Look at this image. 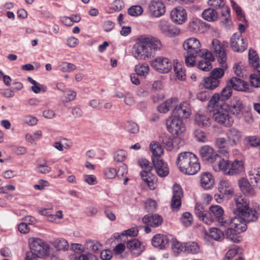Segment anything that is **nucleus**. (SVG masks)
Segmentation results:
<instances>
[{"label": "nucleus", "instance_id": "1", "mask_svg": "<svg viewBox=\"0 0 260 260\" xmlns=\"http://www.w3.org/2000/svg\"><path fill=\"white\" fill-rule=\"evenodd\" d=\"M235 202L236 207L234 209L233 213L235 216L229 219L227 225L221 226L227 228L225 236L228 240L238 243L240 241L238 235L246 230V222L256 221L258 214L255 209L249 208L246 198L238 197L235 198Z\"/></svg>", "mask_w": 260, "mask_h": 260}, {"label": "nucleus", "instance_id": "2", "mask_svg": "<svg viewBox=\"0 0 260 260\" xmlns=\"http://www.w3.org/2000/svg\"><path fill=\"white\" fill-rule=\"evenodd\" d=\"M161 47V43L158 39L151 36L142 35L138 38L133 54L137 59L147 60L153 57L155 52Z\"/></svg>", "mask_w": 260, "mask_h": 260}, {"label": "nucleus", "instance_id": "3", "mask_svg": "<svg viewBox=\"0 0 260 260\" xmlns=\"http://www.w3.org/2000/svg\"><path fill=\"white\" fill-rule=\"evenodd\" d=\"M176 164L181 172L189 175H194L200 170L198 158L190 152L179 153Z\"/></svg>", "mask_w": 260, "mask_h": 260}, {"label": "nucleus", "instance_id": "4", "mask_svg": "<svg viewBox=\"0 0 260 260\" xmlns=\"http://www.w3.org/2000/svg\"><path fill=\"white\" fill-rule=\"evenodd\" d=\"M30 251L27 252L24 260H37L48 253L49 246L42 239L32 238L29 240Z\"/></svg>", "mask_w": 260, "mask_h": 260}, {"label": "nucleus", "instance_id": "5", "mask_svg": "<svg viewBox=\"0 0 260 260\" xmlns=\"http://www.w3.org/2000/svg\"><path fill=\"white\" fill-rule=\"evenodd\" d=\"M221 68H214L208 77L204 78L203 85L206 89L213 90L218 86L220 79L224 76V71L228 68L226 62H219Z\"/></svg>", "mask_w": 260, "mask_h": 260}, {"label": "nucleus", "instance_id": "6", "mask_svg": "<svg viewBox=\"0 0 260 260\" xmlns=\"http://www.w3.org/2000/svg\"><path fill=\"white\" fill-rule=\"evenodd\" d=\"M138 164L144 169L140 173L142 179L147 184L150 189H154L155 188L156 177L151 173L152 167L150 166V162L148 160L143 158L139 160Z\"/></svg>", "mask_w": 260, "mask_h": 260}, {"label": "nucleus", "instance_id": "7", "mask_svg": "<svg viewBox=\"0 0 260 260\" xmlns=\"http://www.w3.org/2000/svg\"><path fill=\"white\" fill-rule=\"evenodd\" d=\"M249 62L255 69L254 73L250 76V81L252 86H260V66L259 58L255 51L250 49L249 50Z\"/></svg>", "mask_w": 260, "mask_h": 260}, {"label": "nucleus", "instance_id": "8", "mask_svg": "<svg viewBox=\"0 0 260 260\" xmlns=\"http://www.w3.org/2000/svg\"><path fill=\"white\" fill-rule=\"evenodd\" d=\"M224 105L220 104L218 106L208 110L213 112L212 118L217 123L225 126H230L233 123V119L229 116V112L224 109Z\"/></svg>", "mask_w": 260, "mask_h": 260}, {"label": "nucleus", "instance_id": "9", "mask_svg": "<svg viewBox=\"0 0 260 260\" xmlns=\"http://www.w3.org/2000/svg\"><path fill=\"white\" fill-rule=\"evenodd\" d=\"M232 88L228 83L226 86H225L221 91L220 94L214 93L210 101L208 103L207 110H212L213 108L216 106H218L220 104L224 105V102L229 99L232 94Z\"/></svg>", "mask_w": 260, "mask_h": 260}, {"label": "nucleus", "instance_id": "10", "mask_svg": "<svg viewBox=\"0 0 260 260\" xmlns=\"http://www.w3.org/2000/svg\"><path fill=\"white\" fill-rule=\"evenodd\" d=\"M169 132L172 135H179L185 131V126L182 119L171 115L167 121Z\"/></svg>", "mask_w": 260, "mask_h": 260}, {"label": "nucleus", "instance_id": "11", "mask_svg": "<svg viewBox=\"0 0 260 260\" xmlns=\"http://www.w3.org/2000/svg\"><path fill=\"white\" fill-rule=\"evenodd\" d=\"M210 214L209 218H212L211 222L216 221L220 225H226L230 218H225L223 216L224 211L222 207L218 205L211 206L210 208Z\"/></svg>", "mask_w": 260, "mask_h": 260}, {"label": "nucleus", "instance_id": "12", "mask_svg": "<svg viewBox=\"0 0 260 260\" xmlns=\"http://www.w3.org/2000/svg\"><path fill=\"white\" fill-rule=\"evenodd\" d=\"M151 66L160 73H168L172 67V62L165 57H158L151 61Z\"/></svg>", "mask_w": 260, "mask_h": 260}, {"label": "nucleus", "instance_id": "13", "mask_svg": "<svg viewBox=\"0 0 260 260\" xmlns=\"http://www.w3.org/2000/svg\"><path fill=\"white\" fill-rule=\"evenodd\" d=\"M208 4L213 6L216 9L221 10L220 19L222 23L226 24L231 21L230 9L225 5L224 1H209Z\"/></svg>", "mask_w": 260, "mask_h": 260}, {"label": "nucleus", "instance_id": "14", "mask_svg": "<svg viewBox=\"0 0 260 260\" xmlns=\"http://www.w3.org/2000/svg\"><path fill=\"white\" fill-rule=\"evenodd\" d=\"M183 196V192L181 186L175 184L173 186V196L171 202V207L173 211H178L181 206V199Z\"/></svg>", "mask_w": 260, "mask_h": 260}, {"label": "nucleus", "instance_id": "15", "mask_svg": "<svg viewBox=\"0 0 260 260\" xmlns=\"http://www.w3.org/2000/svg\"><path fill=\"white\" fill-rule=\"evenodd\" d=\"M211 49L214 51L218 62H226L227 59L226 53L224 45L217 39H213L212 41Z\"/></svg>", "mask_w": 260, "mask_h": 260}, {"label": "nucleus", "instance_id": "16", "mask_svg": "<svg viewBox=\"0 0 260 260\" xmlns=\"http://www.w3.org/2000/svg\"><path fill=\"white\" fill-rule=\"evenodd\" d=\"M231 46L233 50L236 52H242L247 47V43H246L240 34L235 33L231 38Z\"/></svg>", "mask_w": 260, "mask_h": 260}, {"label": "nucleus", "instance_id": "17", "mask_svg": "<svg viewBox=\"0 0 260 260\" xmlns=\"http://www.w3.org/2000/svg\"><path fill=\"white\" fill-rule=\"evenodd\" d=\"M200 153L204 161L211 164L216 161V158H219V155L215 152L211 147L208 145H205L201 147Z\"/></svg>", "mask_w": 260, "mask_h": 260}, {"label": "nucleus", "instance_id": "18", "mask_svg": "<svg viewBox=\"0 0 260 260\" xmlns=\"http://www.w3.org/2000/svg\"><path fill=\"white\" fill-rule=\"evenodd\" d=\"M158 27L162 33L167 37H174L178 35L180 33L179 28L171 24L165 20H160Z\"/></svg>", "mask_w": 260, "mask_h": 260}, {"label": "nucleus", "instance_id": "19", "mask_svg": "<svg viewBox=\"0 0 260 260\" xmlns=\"http://www.w3.org/2000/svg\"><path fill=\"white\" fill-rule=\"evenodd\" d=\"M152 161L158 176L160 177H165L168 175L169 169L166 162L156 157H152Z\"/></svg>", "mask_w": 260, "mask_h": 260}, {"label": "nucleus", "instance_id": "20", "mask_svg": "<svg viewBox=\"0 0 260 260\" xmlns=\"http://www.w3.org/2000/svg\"><path fill=\"white\" fill-rule=\"evenodd\" d=\"M149 10L152 16L159 17L165 14L166 7L162 1H151Z\"/></svg>", "mask_w": 260, "mask_h": 260}, {"label": "nucleus", "instance_id": "21", "mask_svg": "<svg viewBox=\"0 0 260 260\" xmlns=\"http://www.w3.org/2000/svg\"><path fill=\"white\" fill-rule=\"evenodd\" d=\"M238 184L241 191L247 196H253L254 194V187L256 186L251 181L244 177L240 178L238 181Z\"/></svg>", "mask_w": 260, "mask_h": 260}, {"label": "nucleus", "instance_id": "22", "mask_svg": "<svg viewBox=\"0 0 260 260\" xmlns=\"http://www.w3.org/2000/svg\"><path fill=\"white\" fill-rule=\"evenodd\" d=\"M183 46L185 50H187L188 53H194L196 55L202 51L200 41L194 38H190L186 40Z\"/></svg>", "mask_w": 260, "mask_h": 260}, {"label": "nucleus", "instance_id": "23", "mask_svg": "<svg viewBox=\"0 0 260 260\" xmlns=\"http://www.w3.org/2000/svg\"><path fill=\"white\" fill-rule=\"evenodd\" d=\"M172 20L179 24L184 23L187 18V14L185 9L181 7H176L170 13Z\"/></svg>", "mask_w": 260, "mask_h": 260}, {"label": "nucleus", "instance_id": "24", "mask_svg": "<svg viewBox=\"0 0 260 260\" xmlns=\"http://www.w3.org/2000/svg\"><path fill=\"white\" fill-rule=\"evenodd\" d=\"M190 114L189 104L186 102H183L173 109L172 115L182 119V118H187Z\"/></svg>", "mask_w": 260, "mask_h": 260}, {"label": "nucleus", "instance_id": "25", "mask_svg": "<svg viewBox=\"0 0 260 260\" xmlns=\"http://www.w3.org/2000/svg\"><path fill=\"white\" fill-rule=\"evenodd\" d=\"M229 85L236 90L251 92V88L247 82H245L240 78L233 77L228 82Z\"/></svg>", "mask_w": 260, "mask_h": 260}, {"label": "nucleus", "instance_id": "26", "mask_svg": "<svg viewBox=\"0 0 260 260\" xmlns=\"http://www.w3.org/2000/svg\"><path fill=\"white\" fill-rule=\"evenodd\" d=\"M225 134L231 146H235L240 142L242 134L238 129L234 127L230 128L227 130Z\"/></svg>", "mask_w": 260, "mask_h": 260}, {"label": "nucleus", "instance_id": "27", "mask_svg": "<svg viewBox=\"0 0 260 260\" xmlns=\"http://www.w3.org/2000/svg\"><path fill=\"white\" fill-rule=\"evenodd\" d=\"M142 221L147 225L156 228L162 224L163 218L161 216L157 214H149L143 217Z\"/></svg>", "mask_w": 260, "mask_h": 260}, {"label": "nucleus", "instance_id": "28", "mask_svg": "<svg viewBox=\"0 0 260 260\" xmlns=\"http://www.w3.org/2000/svg\"><path fill=\"white\" fill-rule=\"evenodd\" d=\"M194 213L196 216L205 223L210 224L212 218H209L208 211L205 209L203 204L197 203L194 208Z\"/></svg>", "mask_w": 260, "mask_h": 260}, {"label": "nucleus", "instance_id": "29", "mask_svg": "<svg viewBox=\"0 0 260 260\" xmlns=\"http://www.w3.org/2000/svg\"><path fill=\"white\" fill-rule=\"evenodd\" d=\"M170 239L166 235L160 234L155 235L152 239V244L160 249H165L168 245Z\"/></svg>", "mask_w": 260, "mask_h": 260}, {"label": "nucleus", "instance_id": "30", "mask_svg": "<svg viewBox=\"0 0 260 260\" xmlns=\"http://www.w3.org/2000/svg\"><path fill=\"white\" fill-rule=\"evenodd\" d=\"M213 167L215 171L217 170H220L223 172L225 175H229L228 171L230 169V162L228 160H224L221 158L219 155V158H216V161L213 163Z\"/></svg>", "mask_w": 260, "mask_h": 260}, {"label": "nucleus", "instance_id": "31", "mask_svg": "<svg viewBox=\"0 0 260 260\" xmlns=\"http://www.w3.org/2000/svg\"><path fill=\"white\" fill-rule=\"evenodd\" d=\"M216 146L219 149V152L224 156H226L229 153V150L231 146L229 142L224 138H218L215 141Z\"/></svg>", "mask_w": 260, "mask_h": 260}, {"label": "nucleus", "instance_id": "32", "mask_svg": "<svg viewBox=\"0 0 260 260\" xmlns=\"http://www.w3.org/2000/svg\"><path fill=\"white\" fill-rule=\"evenodd\" d=\"M201 186L205 189H209L213 187L214 180L212 175L208 172H205L201 176Z\"/></svg>", "mask_w": 260, "mask_h": 260}, {"label": "nucleus", "instance_id": "33", "mask_svg": "<svg viewBox=\"0 0 260 260\" xmlns=\"http://www.w3.org/2000/svg\"><path fill=\"white\" fill-rule=\"evenodd\" d=\"M244 171L243 162L236 160L230 165L229 175H238Z\"/></svg>", "mask_w": 260, "mask_h": 260}, {"label": "nucleus", "instance_id": "34", "mask_svg": "<svg viewBox=\"0 0 260 260\" xmlns=\"http://www.w3.org/2000/svg\"><path fill=\"white\" fill-rule=\"evenodd\" d=\"M249 179L251 183L260 189V168H254L249 171Z\"/></svg>", "mask_w": 260, "mask_h": 260}, {"label": "nucleus", "instance_id": "35", "mask_svg": "<svg viewBox=\"0 0 260 260\" xmlns=\"http://www.w3.org/2000/svg\"><path fill=\"white\" fill-rule=\"evenodd\" d=\"M202 17L206 21L214 22L217 20L218 13L213 8H208L204 10L202 12Z\"/></svg>", "mask_w": 260, "mask_h": 260}, {"label": "nucleus", "instance_id": "36", "mask_svg": "<svg viewBox=\"0 0 260 260\" xmlns=\"http://www.w3.org/2000/svg\"><path fill=\"white\" fill-rule=\"evenodd\" d=\"M243 105L240 100L233 101L229 106V110L234 115H240L242 114Z\"/></svg>", "mask_w": 260, "mask_h": 260}, {"label": "nucleus", "instance_id": "37", "mask_svg": "<svg viewBox=\"0 0 260 260\" xmlns=\"http://www.w3.org/2000/svg\"><path fill=\"white\" fill-rule=\"evenodd\" d=\"M177 101V98H171L158 106L157 110L160 113H167L171 108L176 105Z\"/></svg>", "mask_w": 260, "mask_h": 260}, {"label": "nucleus", "instance_id": "38", "mask_svg": "<svg viewBox=\"0 0 260 260\" xmlns=\"http://www.w3.org/2000/svg\"><path fill=\"white\" fill-rule=\"evenodd\" d=\"M196 123L201 126H208L210 125V118L203 113H198L195 116Z\"/></svg>", "mask_w": 260, "mask_h": 260}, {"label": "nucleus", "instance_id": "39", "mask_svg": "<svg viewBox=\"0 0 260 260\" xmlns=\"http://www.w3.org/2000/svg\"><path fill=\"white\" fill-rule=\"evenodd\" d=\"M150 149L152 153V157L159 158L163 153L164 148L158 142L151 143L150 144Z\"/></svg>", "mask_w": 260, "mask_h": 260}, {"label": "nucleus", "instance_id": "40", "mask_svg": "<svg viewBox=\"0 0 260 260\" xmlns=\"http://www.w3.org/2000/svg\"><path fill=\"white\" fill-rule=\"evenodd\" d=\"M50 243L58 250L63 251L68 249L69 245L67 241L63 238H58L50 242Z\"/></svg>", "mask_w": 260, "mask_h": 260}, {"label": "nucleus", "instance_id": "41", "mask_svg": "<svg viewBox=\"0 0 260 260\" xmlns=\"http://www.w3.org/2000/svg\"><path fill=\"white\" fill-rule=\"evenodd\" d=\"M207 236L216 241H221L224 237L223 233L220 230L216 228H211Z\"/></svg>", "mask_w": 260, "mask_h": 260}, {"label": "nucleus", "instance_id": "42", "mask_svg": "<svg viewBox=\"0 0 260 260\" xmlns=\"http://www.w3.org/2000/svg\"><path fill=\"white\" fill-rule=\"evenodd\" d=\"M185 251L192 254L198 253L200 251V247L197 243L189 242L185 244Z\"/></svg>", "mask_w": 260, "mask_h": 260}, {"label": "nucleus", "instance_id": "43", "mask_svg": "<svg viewBox=\"0 0 260 260\" xmlns=\"http://www.w3.org/2000/svg\"><path fill=\"white\" fill-rule=\"evenodd\" d=\"M242 249L238 246L230 249L226 253V255L223 260H232L233 257L236 254H240L242 253Z\"/></svg>", "mask_w": 260, "mask_h": 260}, {"label": "nucleus", "instance_id": "44", "mask_svg": "<svg viewBox=\"0 0 260 260\" xmlns=\"http://www.w3.org/2000/svg\"><path fill=\"white\" fill-rule=\"evenodd\" d=\"M174 70L177 78L180 80H184L186 78L185 71L183 69L181 64L176 63L174 64Z\"/></svg>", "mask_w": 260, "mask_h": 260}, {"label": "nucleus", "instance_id": "45", "mask_svg": "<svg viewBox=\"0 0 260 260\" xmlns=\"http://www.w3.org/2000/svg\"><path fill=\"white\" fill-rule=\"evenodd\" d=\"M160 139V141H161L162 143L164 145V147L167 151L174 150L173 139L167 136L161 137Z\"/></svg>", "mask_w": 260, "mask_h": 260}, {"label": "nucleus", "instance_id": "46", "mask_svg": "<svg viewBox=\"0 0 260 260\" xmlns=\"http://www.w3.org/2000/svg\"><path fill=\"white\" fill-rule=\"evenodd\" d=\"M149 70V68L147 64L137 65L135 67L136 74L138 76L145 77L148 74Z\"/></svg>", "mask_w": 260, "mask_h": 260}, {"label": "nucleus", "instance_id": "47", "mask_svg": "<svg viewBox=\"0 0 260 260\" xmlns=\"http://www.w3.org/2000/svg\"><path fill=\"white\" fill-rule=\"evenodd\" d=\"M127 153L125 151L119 150L113 154L114 160L118 164L123 162L126 157Z\"/></svg>", "mask_w": 260, "mask_h": 260}, {"label": "nucleus", "instance_id": "48", "mask_svg": "<svg viewBox=\"0 0 260 260\" xmlns=\"http://www.w3.org/2000/svg\"><path fill=\"white\" fill-rule=\"evenodd\" d=\"M172 249L173 252L177 254L183 251L184 246H183L182 244L178 241L176 239H172L171 241Z\"/></svg>", "mask_w": 260, "mask_h": 260}, {"label": "nucleus", "instance_id": "49", "mask_svg": "<svg viewBox=\"0 0 260 260\" xmlns=\"http://www.w3.org/2000/svg\"><path fill=\"white\" fill-rule=\"evenodd\" d=\"M59 70L62 72H69L75 70L76 66L73 63L63 62L59 66Z\"/></svg>", "mask_w": 260, "mask_h": 260}, {"label": "nucleus", "instance_id": "50", "mask_svg": "<svg viewBox=\"0 0 260 260\" xmlns=\"http://www.w3.org/2000/svg\"><path fill=\"white\" fill-rule=\"evenodd\" d=\"M180 220L185 226H189L192 222V217L189 212H185L182 214Z\"/></svg>", "mask_w": 260, "mask_h": 260}, {"label": "nucleus", "instance_id": "51", "mask_svg": "<svg viewBox=\"0 0 260 260\" xmlns=\"http://www.w3.org/2000/svg\"><path fill=\"white\" fill-rule=\"evenodd\" d=\"M143 8L139 5L133 6L128 9V13L132 16H138L143 13Z\"/></svg>", "mask_w": 260, "mask_h": 260}, {"label": "nucleus", "instance_id": "52", "mask_svg": "<svg viewBox=\"0 0 260 260\" xmlns=\"http://www.w3.org/2000/svg\"><path fill=\"white\" fill-rule=\"evenodd\" d=\"M125 127L127 132L132 134H136L139 131L138 124L131 121H127L125 124Z\"/></svg>", "mask_w": 260, "mask_h": 260}, {"label": "nucleus", "instance_id": "53", "mask_svg": "<svg viewBox=\"0 0 260 260\" xmlns=\"http://www.w3.org/2000/svg\"><path fill=\"white\" fill-rule=\"evenodd\" d=\"M157 203L154 200H147L145 203V209L148 212H153L155 211L157 209Z\"/></svg>", "mask_w": 260, "mask_h": 260}, {"label": "nucleus", "instance_id": "54", "mask_svg": "<svg viewBox=\"0 0 260 260\" xmlns=\"http://www.w3.org/2000/svg\"><path fill=\"white\" fill-rule=\"evenodd\" d=\"M198 56L203 57V60L209 61H214L215 58L213 54L207 50H202L201 52L198 54Z\"/></svg>", "mask_w": 260, "mask_h": 260}, {"label": "nucleus", "instance_id": "55", "mask_svg": "<svg viewBox=\"0 0 260 260\" xmlns=\"http://www.w3.org/2000/svg\"><path fill=\"white\" fill-rule=\"evenodd\" d=\"M198 67L203 71H209L212 68V64L209 61L202 60L199 61Z\"/></svg>", "mask_w": 260, "mask_h": 260}, {"label": "nucleus", "instance_id": "56", "mask_svg": "<svg viewBox=\"0 0 260 260\" xmlns=\"http://www.w3.org/2000/svg\"><path fill=\"white\" fill-rule=\"evenodd\" d=\"M140 242L137 239L129 240L126 243L127 248L131 250L138 249L140 247Z\"/></svg>", "mask_w": 260, "mask_h": 260}, {"label": "nucleus", "instance_id": "57", "mask_svg": "<svg viewBox=\"0 0 260 260\" xmlns=\"http://www.w3.org/2000/svg\"><path fill=\"white\" fill-rule=\"evenodd\" d=\"M189 54L185 57V63L187 67H193L195 63V57L198 56V54H196L194 53H188Z\"/></svg>", "mask_w": 260, "mask_h": 260}, {"label": "nucleus", "instance_id": "58", "mask_svg": "<svg viewBox=\"0 0 260 260\" xmlns=\"http://www.w3.org/2000/svg\"><path fill=\"white\" fill-rule=\"evenodd\" d=\"M124 4L123 1H114L112 6L110 8L109 13L115 11H120L123 8Z\"/></svg>", "mask_w": 260, "mask_h": 260}, {"label": "nucleus", "instance_id": "59", "mask_svg": "<svg viewBox=\"0 0 260 260\" xmlns=\"http://www.w3.org/2000/svg\"><path fill=\"white\" fill-rule=\"evenodd\" d=\"M124 103L128 106H132L135 104V100L133 93L131 92H126L124 94Z\"/></svg>", "mask_w": 260, "mask_h": 260}, {"label": "nucleus", "instance_id": "60", "mask_svg": "<svg viewBox=\"0 0 260 260\" xmlns=\"http://www.w3.org/2000/svg\"><path fill=\"white\" fill-rule=\"evenodd\" d=\"M119 164V166H117V167H118V171H117V173L118 178L120 179L124 175L127 174V166L123 162Z\"/></svg>", "mask_w": 260, "mask_h": 260}, {"label": "nucleus", "instance_id": "61", "mask_svg": "<svg viewBox=\"0 0 260 260\" xmlns=\"http://www.w3.org/2000/svg\"><path fill=\"white\" fill-rule=\"evenodd\" d=\"M194 135L198 141L200 142H205L207 140L205 133L201 130H196Z\"/></svg>", "mask_w": 260, "mask_h": 260}, {"label": "nucleus", "instance_id": "62", "mask_svg": "<svg viewBox=\"0 0 260 260\" xmlns=\"http://www.w3.org/2000/svg\"><path fill=\"white\" fill-rule=\"evenodd\" d=\"M104 174L108 179H113L116 175L117 176V171L113 168H106L104 171Z\"/></svg>", "mask_w": 260, "mask_h": 260}, {"label": "nucleus", "instance_id": "63", "mask_svg": "<svg viewBox=\"0 0 260 260\" xmlns=\"http://www.w3.org/2000/svg\"><path fill=\"white\" fill-rule=\"evenodd\" d=\"M51 170L50 167L43 164L39 165L36 168V171L42 174H47L49 173Z\"/></svg>", "mask_w": 260, "mask_h": 260}, {"label": "nucleus", "instance_id": "64", "mask_svg": "<svg viewBox=\"0 0 260 260\" xmlns=\"http://www.w3.org/2000/svg\"><path fill=\"white\" fill-rule=\"evenodd\" d=\"M94 258L97 259L95 255L91 253H87V254H81L78 256H76L74 260H92Z\"/></svg>", "mask_w": 260, "mask_h": 260}]
</instances>
